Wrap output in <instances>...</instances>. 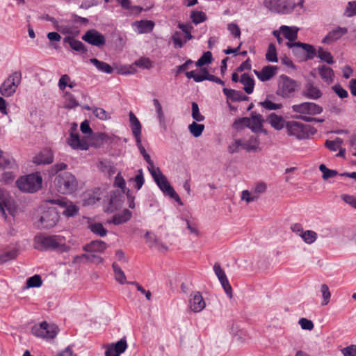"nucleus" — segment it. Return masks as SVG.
Wrapping results in <instances>:
<instances>
[{"instance_id":"obj_1","label":"nucleus","mask_w":356,"mask_h":356,"mask_svg":"<svg viewBox=\"0 0 356 356\" xmlns=\"http://www.w3.org/2000/svg\"><path fill=\"white\" fill-rule=\"evenodd\" d=\"M34 248L38 250H56L59 252L69 251L70 247L65 243V238L60 235L40 234L34 238Z\"/></svg>"},{"instance_id":"obj_2","label":"nucleus","mask_w":356,"mask_h":356,"mask_svg":"<svg viewBox=\"0 0 356 356\" xmlns=\"http://www.w3.org/2000/svg\"><path fill=\"white\" fill-rule=\"evenodd\" d=\"M54 185L58 192L62 194H71L76 190L78 182L72 173L64 172L56 177Z\"/></svg>"},{"instance_id":"obj_3","label":"nucleus","mask_w":356,"mask_h":356,"mask_svg":"<svg viewBox=\"0 0 356 356\" xmlns=\"http://www.w3.org/2000/svg\"><path fill=\"white\" fill-rule=\"evenodd\" d=\"M300 88L298 83L289 76L282 74L277 81L276 94L283 98H291Z\"/></svg>"},{"instance_id":"obj_4","label":"nucleus","mask_w":356,"mask_h":356,"mask_svg":"<svg viewBox=\"0 0 356 356\" xmlns=\"http://www.w3.org/2000/svg\"><path fill=\"white\" fill-rule=\"evenodd\" d=\"M42 181V179L40 173L36 172L18 179L16 185L22 191L34 193L41 188Z\"/></svg>"},{"instance_id":"obj_5","label":"nucleus","mask_w":356,"mask_h":356,"mask_svg":"<svg viewBox=\"0 0 356 356\" xmlns=\"http://www.w3.org/2000/svg\"><path fill=\"white\" fill-rule=\"evenodd\" d=\"M153 179L161 189V191L166 195L173 198L176 202L181 204V199L174 188L170 184L165 176L162 173L160 169L151 174Z\"/></svg>"},{"instance_id":"obj_6","label":"nucleus","mask_w":356,"mask_h":356,"mask_svg":"<svg viewBox=\"0 0 356 356\" xmlns=\"http://www.w3.org/2000/svg\"><path fill=\"white\" fill-rule=\"evenodd\" d=\"M264 6L269 11L279 14H289L295 8L291 0H264Z\"/></svg>"},{"instance_id":"obj_7","label":"nucleus","mask_w":356,"mask_h":356,"mask_svg":"<svg viewBox=\"0 0 356 356\" xmlns=\"http://www.w3.org/2000/svg\"><path fill=\"white\" fill-rule=\"evenodd\" d=\"M31 332L37 337L47 340L52 339L57 335L58 327L56 324L48 323L46 321H43L40 324L33 326Z\"/></svg>"},{"instance_id":"obj_8","label":"nucleus","mask_w":356,"mask_h":356,"mask_svg":"<svg viewBox=\"0 0 356 356\" xmlns=\"http://www.w3.org/2000/svg\"><path fill=\"white\" fill-rule=\"evenodd\" d=\"M285 126L288 135L298 140L306 139L309 136V125L297 121H289Z\"/></svg>"},{"instance_id":"obj_9","label":"nucleus","mask_w":356,"mask_h":356,"mask_svg":"<svg viewBox=\"0 0 356 356\" xmlns=\"http://www.w3.org/2000/svg\"><path fill=\"white\" fill-rule=\"evenodd\" d=\"M22 80V73L15 72L10 74L2 83L0 88V92L4 97H10L16 91Z\"/></svg>"},{"instance_id":"obj_10","label":"nucleus","mask_w":356,"mask_h":356,"mask_svg":"<svg viewBox=\"0 0 356 356\" xmlns=\"http://www.w3.org/2000/svg\"><path fill=\"white\" fill-rule=\"evenodd\" d=\"M67 144L74 149L81 150H87L90 146H100L99 143H97L95 141H90V140L87 138L86 136L80 138L79 135L74 131L70 133V137L67 138Z\"/></svg>"},{"instance_id":"obj_11","label":"nucleus","mask_w":356,"mask_h":356,"mask_svg":"<svg viewBox=\"0 0 356 356\" xmlns=\"http://www.w3.org/2000/svg\"><path fill=\"white\" fill-rule=\"evenodd\" d=\"M294 113H299L296 116L315 115L323 112V108L314 102H303L291 106Z\"/></svg>"},{"instance_id":"obj_12","label":"nucleus","mask_w":356,"mask_h":356,"mask_svg":"<svg viewBox=\"0 0 356 356\" xmlns=\"http://www.w3.org/2000/svg\"><path fill=\"white\" fill-rule=\"evenodd\" d=\"M286 45L289 48L292 49L294 54L298 55L300 52L306 54L305 59L311 60L316 55V50L315 48L309 44L298 42H287Z\"/></svg>"},{"instance_id":"obj_13","label":"nucleus","mask_w":356,"mask_h":356,"mask_svg":"<svg viewBox=\"0 0 356 356\" xmlns=\"http://www.w3.org/2000/svg\"><path fill=\"white\" fill-rule=\"evenodd\" d=\"M59 220V216L55 209H49L44 211L39 220L41 228L49 229L54 227Z\"/></svg>"},{"instance_id":"obj_14","label":"nucleus","mask_w":356,"mask_h":356,"mask_svg":"<svg viewBox=\"0 0 356 356\" xmlns=\"http://www.w3.org/2000/svg\"><path fill=\"white\" fill-rule=\"evenodd\" d=\"M81 38L87 43L99 48L106 44L105 36L94 29L87 31Z\"/></svg>"},{"instance_id":"obj_15","label":"nucleus","mask_w":356,"mask_h":356,"mask_svg":"<svg viewBox=\"0 0 356 356\" xmlns=\"http://www.w3.org/2000/svg\"><path fill=\"white\" fill-rule=\"evenodd\" d=\"M49 202L64 208L63 214L67 217H72L76 216L79 210L76 205L74 204L72 202L64 197L54 199Z\"/></svg>"},{"instance_id":"obj_16","label":"nucleus","mask_w":356,"mask_h":356,"mask_svg":"<svg viewBox=\"0 0 356 356\" xmlns=\"http://www.w3.org/2000/svg\"><path fill=\"white\" fill-rule=\"evenodd\" d=\"M127 347L126 337H123L116 343H111L105 346V356H120L127 350Z\"/></svg>"},{"instance_id":"obj_17","label":"nucleus","mask_w":356,"mask_h":356,"mask_svg":"<svg viewBox=\"0 0 356 356\" xmlns=\"http://www.w3.org/2000/svg\"><path fill=\"white\" fill-rule=\"evenodd\" d=\"M80 129L83 134H88V136L86 137L87 138H89L90 141H95L97 143H99L100 145L105 141L106 138V136L104 134L92 133L89 122L87 120L83 121L81 124Z\"/></svg>"},{"instance_id":"obj_18","label":"nucleus","mask_w":356,"mask_h":356,"mask_svg":"<svg viewBox=\"0 0 356 356\" xmlns=\"http://www.w3.org/2000/svg\"><path fill=\"white\" fill-rule=\"evenodd\" d=\"M206 307V302L202 296L198 292H194L191 294L189 298V308L195 313L202 312Z\"/></svg>"},{"instance_id":"obj_19","label":"nucleus","mask_w":356,"mask_h":356,"mask_svg":"<svg viewBox=\"0 0 356 356\" xmlns=\"http://www.w3.org/2000/svg\"><path fill=\"white\" fill-rule=\"evenodd\" d=\"M238 121L244 123L252 131H257L261 129L264 120L261 115L258 114L256 112H252L251 113L250 118H243L242 119L238 120Z\"/></svg>"},{"instance_id":"obj_20","label":"nucleus","mask_w":356,"mask_h":356,"mask_svg":"<svg viewBox=\"0 0 356 356\" xmlns=\"http://www.w3.org/2000/svg\"><path fill=\"white\" fill-rule=\"evenodd\" d=\"M13 200L8 193L2 189H0V212L6 218V210L10 214H13Z\"/></svg>"},{"instance_id":"obj_21","label":"nucleus","mask_w":356,"mask_h":356,"mask_svg":"<svg viewBox=\"0 0 356 356\" xmlns=\"http://www.w3.org/2000/svg\"><path fill=\"white\" fill-rule=\"evenodd\" d=\"M236 144L241 146L246 151H257L259 149L260 142L257 136H251L248 139L236 140Z\"/></svg>"},{"instance_id":"obj_22","label":"nucleus","mask_w":356,"mask_h":356,"mask_svg":"<svg viewBox=\"0 0 356 356\" xmlns=\"http://www.w3.org/2000/svg\"><path fill=\"white\" fill-rule=\"evenodd\" d=\"M18 255V249L15 246L0 248V264L15 259Z\"/></svg>"},{"instance_id":"obj_23","label":"nucleus","mask_w":356,"mask_h":356,"mask_svg":"<svg viewBox=\"0 0 356 356\" xmlns=\"http://www.w3.org/2000/svg\"><path fill=\"white\" fill-rule=\"evenodd\" d=\"M277 67L273 65H267L262 68L261 71L254 70V73L261 81H267L273 78L277 72Z\"/></svg>"},{"instance_id":"obj_24","label":"nucleus","mask_w":356,"mask_h":356,"mask_svg":"<svg viewBox=\"0 0 356 356\" xmlns=\"http://www.w3.org/2000/svg\"><path fill=\"white\" fill-rule=\"evenodd\" d=\"M348 33V29L346 27H337L331 31L323 38V42L325 44H331L339 40L343 35Z\"/></svg>"},{"instance_id":"obj_25","label":"nucleus","mask_w":356,"mask_h":356,"mask_svg":"<svg viewBox=\"0 0 356 356\" xmlns=\"http://www.w3.org/2000/svg\"><path fill=\"white\" fill-rule=\"evenodd\" d=\"M63 43L64 44H68L70 48L79 53L81 54H86L87 53V49L86 48L83 43L79 40H77L74 39L73 37L71 36H66L63 38Z\"/></svg>"},{"instance_id":"obj_26","label":"nucleus","mask_w":356,"mask_h":356,"mask_svg":"<svg viewBox=\"0 0 356 356\" xmlns=\"http://www.w3.org/2000/svg\"><path fill=\"white\" fill-rule=\"evenodd\" d=\"M107 244L100 240L92 241L83 246V249L88 252H103L107 248Z\"/></svg>"},{"instance_id":"obj_27","label":"nucleus","mask_w":356,"mask_h":356,"mask_svg":"<svg viewBox=\"0 0 356 356\" xmlns=\"http://www.w3.org/2000/svg\"><path fill=\"white\" fill-rule=\"evenodd\" d=\"M303 95L309 99H317L322 96V92L313 83H307L303 90Z\"/></svg>"},{"instance_id":"obj_28","label":"nucleus","mask_w":356,"mask_h":356,"mask_svg":"<svg viewBox=\"0 0 356 356\" xmlns=\"http://www.w3.org/2000/svg\"><path fill=\"white\" fill-rule=\"evenodd\" d=\"M54 156L49 149H44L33 159V162L37 164H49L53 162Z\"/></svg>"},{"instance_id":"obj_29","label":"nucleus","mask_w":356,"mask_h":356,"mask_svg":"<svg viewBox=\"0 0 356 356\" xmlns=\"http://www.w3.org/2000/svg\"><path fill=\"white\" fill-rule=\"evenodd\" d=\"M130 127L136 140L141 138V124L133 112L129 114Z\"/></svg>"},{"instance_id":"obj_30","label":"nucleus","mask_w":356,"mask_h":356,"mask_svg":"<svg viewBox=\"0 0 356 356\" xmlns=\"http://www.w3.org/2000/svg\"><path fill=\"white\" fill-rule=\"evenodd\" d=\"M283 34L284 37L289 40V42L295 41L298 38V32L299 29L296 26H288L282 25L279 29Z\"/></svg>"},{"instance_id":"obj_31","label":"nucleus","mask_w":356,"mask_h":356,"mask_svg":"<svg viewBox=\"0 0 356 356\" xmlns=\"http://www.w3.org/2000/svg\"><path fill=\"white\" fill-rule=\"evenodd\" d=\"M318 73L321 79L327 84H330L334 80V71L330 67L321 65L318 67Z\"/></svg>"},{"instance_id":"obj_32","label":"nucleus","mask_w":356,"mask_h":356,"mask_svg":"<svg viewBox=\"0 0 356 356\" xmlns=\"http://www.w3.org/2000/svg\"><path fill=\"white\" fill-rule=\"evenodd\" d=\"M131 215L129 209H124L122 212L113 216L112 220L108 222L114 225H120L127 222L131 218Z\"/></svg>"},{"instance_id":"obj_33","label":"nucleus","mask_w":356,"mask_h":356,"mask_svg":"<svg viewBox=\"0 0 356 356\" xmlns=\"http://www.w3.org/2000/svg\"><path fill=\"white\" fill-rule=\"evenodd\" d=\"M267 122L276 130H281L284 127V118L275 113H271L267 118Z\"/></svg>"},{"instance_id":"obj_34","label":"nucleus","mask_w":356,"mask_h":356,"mask_svg":"<svg viewBox=\"0 0 356 356\" xmlns=\"http://www.w3.org/2000/svg\"><path fill=\"white\" fill-rule=\"evenodd\" d=\"M240 82L244 86V90L247 94H251L254 90V81L248 74H243L241 76Z\"/></svg>"},{"instance_id":"obj_35","label":"nucleus","mask_w":356,"mask_h":356,"mask_svg":"<svg viewBox=\"0 0 356 356\" xmlns=\"http://www.w3.org/2000/svg\"><path fill=\"white\" fill-rule=\"evenodd\" d=\"M90 62L100 72L106 74H111L113 72V68L110 65L97 58H90Z\"/></svg>"},{"instance_id":"obj_36","label":"nucleus","mask_w":356,"mask_h":356,"mask_svg":"<svg viewBox=\"0 0 356 356\" xmlns=\"http://www.w3.org/2000/svg\"><path fill=\"white\" fill-rule=\"evenodd\" d=\"M222 91L225 95H226L232 101L238 102L245 99V96L242 94L241 92L236 91L233 89H228L226 88H224Z\"/></svg>"},{"instance_id":"obj_37","label":"nucleus","mask_w":356,"mask_h":356,"mask_svg":"<svg viewBox=\"0 0 356 356\" xmlns=\"http://www.w3.org/2000/svg\"><path fill=\"white\" fill-rule=\"evenodd\" d=\"M317 56L323 61L327 64H333L334 63L332 55L330 52L325 51L322 47H319L317 51Z\"/></svg>"},{"instance_id":"obj_38","label":"nucleus","mask_w":356,"mask_h":356,"mask_svg":"<svg viewBox=\"0 0 356 356\" xmlns=\"http://www.w3.org/2000/svg\"><path fill=\"white\" fill-rule=\"evenodd\" d=\"M65 99V107L67 108H73L79 106L78 102L74 96L70 92H65L63 95Z\"/></svg>"},{"instance_id":"obj_39","label":"nucleus","mask_w":356,"mask_h":356,"mask_svg":"<svg viewBox=\"0 0 356 356\" xmlns=\"http://www.w3.org/2000/svg\"><path fill=\"white\" fill-rule=\"evenodd\" d=\"M2 159L3 163L0 165V168H4V169H16L17 168V165L15 163V161L14 159L9 156L8 154H6Z\"/></svg>"},{"instance_id":"obj_40","label":"nucleus","mask_w":356,"mask_h":356,"mask_svg":"<svg viewBox=\"0 0 356 356\" xmlns=\"http://www.w3.org/2000/svg\"><path fill=\"white\" fill-rule=\"evenodd\" d=\"M154 24L152 21L145 20L137 23V27L140 33H148L154 28Z\"/></svg>"},{"instance_id":"obj_41","label":"nucleus","mask_w":356,"mask_h":356,"mask_svg":"<svg viewBox=\"0 0 356 356\" xmlns=\"http://www.w3.org/2000/svg\"><path fill=\"white\" fill-rule=\"evenodd\" d=\"M204 129V125L202 124H197L195 122H192L188 126V130L190 133L195 138L200 136Z\"/></svg>"},{"instance_id":"obj_42","label":"nucleus","mask_w":356,"mask_h":356,"mask_svg":"<svg viewBox=\"0 0 356 356\" xmlns=\"http://www.w3.org/2000/svg\"><path fill=\"white\" fill-rule=\"evenodd\" d=\"M266 59L272 63H277L278 61L276 47L273 43H270L268 45V50L266 54Z\"/></svg>"},{"instance_id":"obj_43","label":"nucleus","mask_w":356,"mask_h":356,"mask_svg":"<svg viewBox=\"0 0 356 356\" xmlns=\"http://www.w3.org/2000/svg\"><path fill=\"white\" fill-rule=\"evenodd\" d=\"M320 291L323 297L321 305L325 306L330 302L331 298V293L330 291V289L326 284H323L321 285Z\"/></svg>"},{"instance_id":"obj_44","label":"nucleus","mask_w":356,"mask_h":356,"mask_svg":"<svg viewBox=\"0 0 356 356\" xmlns=\"http://www.w3.org/2000/svg\"><path fill=\"white\" fill-rule=\"evenodd\" d=\"M300 237L305 243L307 244H312L314 243L317 239V234L312 230H307L302 233Z\"/></svg>"},{"instance_id":"obj_45","label":"nucleus","mask_w":356,"mask_h":356,"mask_svg":"<svg viewBox=\"0 0 356 356\" xmlns=\"http://www.w3.org/2000/svg\"><path fill=\"white\" fill-rule=\"evenodd\" d=\"M319 170L323 173L322 177L324 180L334 177L338 175L337 170L328 169L324 164L319 165Z\"/></svg>"},{"instance_id":"obj_46","label":"nucleus","mask_w":356,"mask_h":356,"mask_svg":"<svg viewBox=\"0 0 356 356\" xmlns=\"http://www.w3.org/2000/svg\"><path fill=\"white\" fill-rule=\"evenodd\" d=\"M89 227L94 234L99 235L102 237L105 236L107 234L106 229L103 227L102 224L95 222L90 224Z\"/></svg>"},{"instance_id":"obj_47","label":"nucleus","mask_w":356,"mask_h":356,"mask_svg":"<svg viewBox=\"0 0 356 356\" xmlns=\"http://www.w3.org/2000/svg\"><path fill=\"white\" fill-rule=\"evenodd\" d=\"M113 268L115 272V280L120 284H124L126 282V276L121 268L115 263H113Z\"/></svg>"},{"instance_id":"obj_48","label":"nucleus","mask_w":356,"mask_h":356,"mask_svg":"<svg viewBox=\"0 0 356 356\" xmlns=\"http://www.w3.org/2000/svg\"><path fill=\"white\" fill-rule=\"evenodd\" d=\"M172 40L175 48H181L184 45V33L176 31L172 36Z\"/></svg>"},{"instance_id":"obj_49","label":"nucleus","mask_w":356,"mask_h":356,"mask_svg":"<svg viewBox=\"0 0 356 356\" xmlns=\"http://www.w3.org/2000/svg\"><path fill=\"white\" fill-rule=\"evenodd\" d=\"M191 18L195 24L202 23L207 19L206 14L202 11H192Z\"/></svg>"},{"instance_id":"obj_50","label":"nucleus","mask_w":356,"mask_h":356,"mask_svg":"<svg viewBox=\"0 0 356 356\" xmlns=\"http://www.w3.org/2000/svg\"><path fill=\"white\" fill-rule=\"evenodd\" d=\"M42 284V280L38 275H35L26 280V286L28 288L40 287Z\"/></svg>"},{"instance_id":"obj_51","label":"nucleus","mask_w":356,"mask_h":356,"mask_svg":"<svg viewBox=\"0 0 356 356\" xmlns=\"http://www.w3.org/2000/svg\"><path fill=\"white\" fill-rule=\"evenodd\" d=\"M16 175L13 172H5L0 177V182L3 184H10L13 182Z\"/></svg>"},{"instance_id":"obj_52","label":"nucleus","mask_w":356,"mask_h":356,"mask_svg":"<svg viewBox=\"0 0 356 356\" xmlns=\"http://www.w3.org/2000/svg\"><path fill=\"white\" fill-rule=\"evenodd\" d=\"M192 118L197 122H202L204 120V117L200 113L198 104L196 102H192Z\"/></svg>"},{"instance_id":"obj_53","label":"nucleus","mask_w":356,"mask_h":356,"mask_svg":"<svg viewBox=\"0 0 356 356\" xmlns=\"http://www.w3.org/2000/svg\"><path fill=\"white\" fill-rule=\"evenodd\" d=\"M212 60V54L210 51H207L197 60L196 65L202 67L203 65L209 64Z\"/></svg>"},{"instance_id":"obj_54","label":"nucleus","mask_w":356,"mask_h":356,"mask_svg":"<svg viewBox=\"0 0 356 356\" xmlns=\"http://www.w3.org/2000/svg\"><path fill=\"white\" fill-rule=\"evenodd\" d=\"M343 15L348 17L356 15V1H349L347 3Z\"/></svg>"},{"instance_id":"obj_55","label":"nucleus","mask_w":356,"mask_h":356,"mask_svg":"<svg viewBox=\"0 0 356 356\" xmlns=\"http://www.w3.org/2000/svg\"><path fill=\"white\" fill-rule=\"evenodd\" d=\"M70 80L71 78L68 74H63L59 79L58 83V87L59 90L61 91H65V88L69 86Z\"/></svg>"},{"instance_id":"obj_56","label":"nucleus","mask_w":356,"mask_h":356,"mask_svg":"<svg viewBox=\"0 0 356 356\" xmlns=\"http://www.w3.org/2000/svg\"><path fill=\"white\" fill-rule=\"evenodd\" d=\"M259 104L263 108L269 111L280 109L282 107V104H276L268 99Z\"/></svg>"},{"instance_id":"obj_57","label":"nucleus","mask_w":356,"mask_h":356,"mask_svg":"<svg viewBox=\"0 0 356 356\" xmlns=\"http://www.w3.org/2000/svg\"><path fill=\"white\" fill-rule=\"evenodd\" d=\"M241 200H245L247 203H250L257 200V196L254 194L252 191L244 190L241 193Z\"/></svg>"},{"instance_id":"obj_58","label":"nucleus","mask_w":356,"mask_h":356,"mask_svg":"<svg viewBox=\"0 0 356 356\" xmlns=\"http://www.w3.org/2000/svg\"><path fill=\"white\" fill-rule=\"evenodd\" d=\"M342 140L340 138H336L334 140H327L325 146L331 151H337L340 148Z\"/></svg>"},{"instance_id":"obj_59","label":"nucleus","mask_w":356,"mask_h":356,"mask_svg":"<svg viewBox=\"0 0 356 356\" xmlns=\"http://www.w3.org/2000/svg\"><path fill=\"white\" fill-rule=\"evenodd\" d=\"M134 64L138 67L147 70L152 67V63L148 58H140L136 60Z\"/></svg>"},{"instance_id":"obj_60","label":"nucleus","mask_w":356,"mask_h":356,"mask_svg":"<svg viewBox=\"0 0 356 356\" xmlns=\"http://www.w3.org/2000/svg\"><path fill=\"white\" fill-rule=\"evenodd\" d=\"M132 179L136 184L135 187L138 190L140 189L145 182L143 170L139 169L137 175Z\"/></svg>"},{"instance_id":"obj_61","label":"nucleus","mask_w":356,"mask_h":356,"mask_svg":"<svg viewBox=\"0 0 356 356\" xmlns=\"http://www.w3.org/2000/svg\"><path fill=\"white\" fill-rule=\"evenodd\" d=\"M267 188V185L264 182H259L257 183L254 187L252 188V191L254 195L257 196V199L259 198V195L262 193H264Z\"/></svg>"},{"instance_id":"obj_62","label":"nucleus","mask_w":356,"mask_h":356,"mask_svg":"<svg viewBox=\"0 0 356 356\" xmlns=\"http://www.w3.org/2000/svg\"><path fill=\"white\" fill-rule=\"evenodd\" d=\"M92 113L97 118L102 120H107L109 117L108 113L102 108H95Z\"/></svg>"},{"instance_id":"obj_63","label":"nucleus","mask_w":356,"mask_h":356,"mask_svg":"<svg viewBox=\"0 0 356 356\" xmlns=\"http://www.w3.org/2000/svg\"><path fill=\"white\" fill-rule=\"evenodd\" d=\"M341 200H343L346 204H349L354 209H356V197L353 195L348 194H342L341 195Z\"/></svg>"},{"instance_id":"obj_64","label":"nucleus","mask_w":356,"mask_h":356,"mask_svg":"<svg viewBox=\"0 0 356 356\" xmlns=\"http://www.w3.org/2000/svg\"><path fill=\"white\" fill-rule=\"evenodd\" d=\"M343 356H356V345H350L341 350Z\"/></svg>"}]
</instances>
